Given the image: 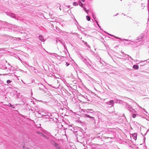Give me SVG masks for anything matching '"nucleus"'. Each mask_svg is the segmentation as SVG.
Listing matches in <instances>:
<instances>
[{"label":"nucleus","instance_id":"1","mask_svg":"<svg viewBox=\"0 0 149 149\" xmlns=\"http://www.w3.org/2000/svg\"><path fill=\"white\" fill-rule=\"evenodd\" d=\"M117 39H120L121 40H126L128 42L131 41L127 39H121L120 38L115 37ZM141 41H149V33L148 32V30H145L143 33H142L140 36L137 37L136 40H134L133 41H131L132 42L137 43L138 42H140Z\"/></svg>","mask_w":149,"mask_h":149},{"label":"nucleus","instance_id":"2","mask_svg":"<svg viewBox=\"0 0 149 149\" xmlns=\"http://www.w3.org/2000/svg\"><path fill=\"white\" fill-rule=\"evenodd\" d=\"M93 116H92L91 115V113H88V114H85L84 117L85 118L87 117L89 118L90 120L91 121H95V118Z\"/></svg>","mask_w":149,"mask_h":149},{"label":"nucleus","instance_id":"3","mask_svg":"<svg viewBox=\"0 0 149 149\" xmlns=\"http://www.w3.org/2000/svg\"><path fill=\"white\" fill-rule=\"evenodd\" d=\"M86 111L87 113H91L92 116H93L95 114V112L91 109H88L86 110Z\"/></svg>","mask_w":149,"mask_h":149},{"label":"nucleus","instance_id":"4","mask_svg":"<svg viewBox=\"0 0 149 149\" xmlns=\"http://www.w3.org/2000/svg\"><path fill=\"white\" fill-rule=\"evenodd\" d=\"M79 5L81 7H83L84 8V10L85 11V12L87 13H88V11H89V10H86V8L84 7H83V6L84 5V4L81 2L80 1H79Z\"/></svg>","mask_w":149,"mask_h":149},{"label":"nucleus","instance_id":"5","mask_svg":"<svg viewBox=\"0 0 149 149\" xmlns=\"http://www.w3.org/2000/svg\"><path fill=\"white\" fill-rule=\"evenodd\" d=\"M125 108L126 109H127L130 112V110H131V109L132 108L131 107L130 105L128 104V103H126L125 105Z\"/></svg>","mask_w":149,"mask_h":149},{"label":"nucleus","instance_id":"6","mask_svg":"<svg viewBox=\"0 0 149 149\" xmlns=\"http://www.w3.org/2000/svg\"><path fill=\"white\" fill-rule=\"evenodd\" d=\"M39 39L42 42H44L45 41V40L44 39L43 37L41 35H39Z\"/></svg>","mask_w":149,"mask_h":149},{"label":"nucleus","instance_id":"7","mask_svg":"<svg viewBox=\"0 0 149 149\" xmlns=\"http://www.w3.org/2000/svg\"><path fill=\"white\" fill-rule=\"evenodd\" d=\"M7 14L8 15L10 16L11 17H13L15 18V15L12 13H7Z\"/></svg>","mask_w":149,"mask_h":149},{"label":"nucleus","instance_id":"8","mask_svg":"<svg viewBox=\"0 0 149 149\" xmlns=\"http://www.w3.org/2000/svg\"><path fill=\"white\" fill-rule=\"evenodd\" d=\"M93 19H94V20L95 21L96 23L97 24V25L98 26H99V28H100V25H99V24H98V22L97 21V18L94 15H93Z\"/></svg>","mask_w":149,"mask_h":149},{"label":"nucleus","instance_id":"9","mask_svg":"<svg viewBox=\"0 0 149 149\" xmlns=\"http://www.w3.org/2000/svg\"><path fill=\"white\" fill-rule=\"evenodd\" d=\"M92 54L93 55L96 57L97 59L99 60V55L95 53V52H93Z\"/></svg>","mask_w":149,"mask_h":149},{"label":"nucleus","instance_id":"10","mask_svg":"<svg viewBox=\"0 0 149 149\" xmlns=\"http://www.w3.org/2000/svg\"><path fill=\"white\" fill-rule=\"evenodd\" d=\"M79 57L80 58H81L82 60L84 61V62L86 63L87 60L86 58H84V57H83L81 55H80V56Z\"/></svg>","mask_w":149,"mask_h":149},{"label":"nucleus","instance_id":"11","mask_svg":"<svg viewBox=\"0 0 149 149\" xmlns=\"http://www.w3.org/2000/svg\"><path fill=\"white\" fill-rule=\"evenodd\" d=\"M130 112H131V113H132L133 114H135L137 113V111L133 108L131 109V110H130Z\"/></svg>","mask_w":149,"mask_h":149},{"label":"nucleus","instance_id":"12","mask_svg":"<svg viewBox=\"0 0 149 149\" xmlns=\"http://www.w3.org/2000/svg\"><path fill=\"white\" fill-rule=\"evenodd\" d=\"M2 24L3 25V27H6L8 25V23L5 22H3Z\"/></svg>","mask_w":149,"mask_h":149},{"label":"nucleus","instance_id":"13","mask_svg":"<svg viewBox=\"0 0 149 149\" xmlns=\"http://www.w3.org/2000/svg\"><path fill=\"white\" fill-rule=\"evenodd\" d=\"M114 104V102L113 100H111L109 102H108L107 104L109 105H113Z\"/></svg>","mask_w":149,"mask_h":149},{"label":"nucleus","instance_id":"14","mask_svg":"<svg viewBox=\"0 0 149 149\" xmlns=\"http://www.w3.org/2000/svg\"><path fill=\"white\" fill-rule=\"evenodd\" d=\"M133 68L135 70H138L139 69V66L137 65H134L133 66Z\"/></svg>","mask_w":149,"mask_h":149},{"label":"nucleus","instance_id":"15","mask_svg":"<svg viewBox=\"0 0 149 149\" xmlns=\"http://www.w3.org/2000/svg\"><path fill=\"white\" fill-rule=\"evenodd\" d=\"M132 136L133 139H134L135 140H136L137 139L136 134L135 133H134L133 134Z\"/></svg>","mask_w":149,"mask_h":149},{"label":"nucleus","instance_id":"16","mask_svg":"<svg viewBox=\"0 0 149 149\" xmlns=\"http://www.w3.org/2000/svg\"><path fill=\"white\" fill-rule=\"evenodd\" d=\"M82 42H83L84 45H86L87 47L88 48H90V47L89 45L87 44V43L86 42H85L84 40H82Z\"/></svg>","mask_w":149,"mask_h":149},{"label":"nucleus","instance_id":"17","mask_svg":"<svg viewBox=\"0 0 149 149\" xmlns=\"http://www.w3.org/2000/svg\"><path fill=\"white\" fill-rule=\"evenodd\" d=\"M49 55H50L52 56H54L56 57V56L57 55V54L55 53H49Z\"/></svg>","mask_w":149,"mask_h":149},{"label":"nucleus","instance_id":"18","mask_svg":"<svg viewBox=\"0 0 149 149\" xmlns=\"http://www.w3.org/2000/svg\"><path fill=\"white\" fill-rule=\"evenodd\" d=\"M133 23L134 24H137V26H138L139 25V24H140L139 23L137 22L136 21H135L134 20V22H133Z\"/></svg>","mask_w":149,"mask_h":149},{"label":"nucleus","instance_id":"19","mask_svg":"<svg viewBox=\"0 0 149 149\" xmlns=\"http://www.w3.org/2000/svg\"><path fill=\"white\" fill-rule=\"evenodd\" d=\"M61 57H64V56H60L59 55H58L57 54V55L56 56V57L58 59H61Z\"/></svg>","mask_w":149,"mask_h":149},{"label":"nucleus","instance_id":"20","mask_svg":"<svg viewBox=\"0 0 149 149\" xmlns=\"http://www.w3.org/2000/svg\"><path fill=\"white\" fill-rule=\"evenodd\" d=\"M9 106L11 107L13 109H15V106L13 105H12L11 104L9 103Z\"/></svg>","mask_w":149,"mask_h":149},{"label":"nucleus","instance_id":"21","mask_svg":"<svg viewBox=\"0 0 149 149\" xmlns=\"http://www.w3.org/2000/svg\"><path fill=\"white\" fill-rule=\"evenodd\" d=\"M73 5L74 6H77L78 5V3L77 2H74L73 3Z\"/></svg>","mask_w":149,"mask_h":149},{"label":"nucleus","instance_id":"22","mask_svg":"<svg viewBox=\"0 0 149 149\" xmlns=\"http://www.w3.org/2000/svg\"><path fill=\"white\" fill-rule=\"evenodd\" d=\"M122 102V101L120 100H117L116 103H121Z\"/></svg>","mask_w":149,"mask_h":149},{"label":"nucleus","instance_id":"23","mask_svg":"<svg viewBox=\"0 0 149 149\" xmlns=\"http://www.w3.org/2000/svg\"><path fill=\"white\" fill-rule=\"evenodd\" d=\"M86 19L88 21H89L90 20V19H91V18H90V17H89V16H86Z\"/></svg>","mask_w":149,"mask_h":149},{"label":"nucleus","instance_id":"24","mask_svg":"<svg viewBox=\"0 0 149 149\" xmlns=\"http://www.w3.org/2000/svg\"><path fill=\"white\" fill-rule=\"evenodd\" d=\"M55 146H56V148L57 149H58L59 148V146H58V145L57 143H55Z\"/></svg>","mask_w":149,"mask_h":149},{"label":"nucleus","instance_id":"25","mask_svg":"<svg viewBox=\"0 0 149 149\" xmlns=\"http://www.w3.org/2000/svg\"><path fill=\"white\" fill-rule=\"evenodd\" d=\"M38 134H39V135H40V136H45V135H43V134L42 133L39 132L38 133Z\"/></svg>","mask_w":149,"mask_h":149},{"label":"nucleus","instance_id":"26","mask_svg":"<svg viewBox=\"0 0 149 149\" xmlns=\"http://www.w3.org/2000/svg\"><path fill=\"white\" fill-rule=\"evenodd\" d=\"M12 81L10 80H8L6 82L8 84H9Z\"/></svg>","mask_w":149,"mask_h":149},{"label":"nucleus","instance_id":"27","mask_svg":"<svg viewBox=\"0 0 149 149\" xmlns=\"http://www.w3.org/2000/svg\"><path fill=\"white\" fill-rule=\"evenodd\" d=\"M136 114H133L132 115V117L133 118H134L136 117Z\"/></svg>","mask_w":149,"mask_h":149},{"label":"nucleus","instance_id":"28","mask_svg":"<svg viewBox=\"0 0 149 149\" xmlns=\"http://www.w3.org/2000/svg\"><path fill=\"white\" fill-rule=\"evenodd\" d=\"M31 69L32 70H37V69L31 66Z\"/></svg>","mask_w":149,"mask_h":149},{"label":"nucleus","instance_id":"29","mask_svg":"<svg viewBox=\"0 0 149 149\" xmlns=\"http://www.w3.org/2000/svg\"><path fill=\"white\" fill-rule=\"evenodd\" d=\"M132 2H129L128 3V4H127V5L128 6L130 7V6L132 5Z\"/></svg>","mask_w":149,"mask_h":149},{"label":"nucleus","instance_id":"30","mask_svg":"<svg viewBox=\"0 0 149 149\" xmlns=\"http://www.w3.org/2000/svg\"><path fill=\"white\" fill-rule=\"evenodd\" d=\"M2 67L3 68L5 69H7V67L6 66V65H3L2 66Z\"/></svg>","mask_w":149,"mask_h":149},{"label":"nucleus","instance_id":"31","mask_svg":"<svg viewBox=\"0 0 149 149\" xmlns=\"http://www.w3.org/2000/svg\"><path fill=\"white\" fill-rule=\"evenodd\" d=\"M69 65H70L69 63H67V62H65V65H66V66H68Z\"/></svg>","mask_w":149,"mask_h":149},{"label":"nucleus","instance_id":"32","mask_svg":"<svg viewBox=\"0 0 149 149\" xmlns=\"http://www.w3.org/2000/svg\"><path fill=\"white\" fill-rule=\"evenodd\" d=\"M54 121V119L52 118H50L49 119V121L52 122Z\"/></svg>","mask_w":149,"mask_h":149},{"label":"nucleus","instance_id":"33","mask_svg":"<svg viewBox=\"0 0 149 149\" xmlns=\"http://www.w3.org/2000/svg\"><path fill=\"white\" fill-rule=\"evenodd\" d=\"M36 73H38V71L37 70H33Z\"/></svg>","mask_w":149,"mask_h":149},{"label":"nucleus","instance_id":"34","mask_svg":"<svg viewBox=\"0 0 149 149\" xmlns=\"http://www.w3.org/2000/svg\"><path fill=\"white\" fill-rule=\"evenodd\" d=\"M39 89L40 90H42V91H43V90H44V89L43 88H42L40 87L39 88Z\"/></svg>","mask_w":149,"mask_h":149},{"label":"nucleus","instance_id":"35","mask_svg":"<svg viewBox=\"0 0 149 149\" xmlns=\"http://www.w3.org/2000/svg\"><path fill=\"white\" fill-rule=\"evenodd\" d=\"M109 35L111 36H113V35H111V34H109L108 33H107Z\"/></svg>","mask_w":149,"mask_h":149},{"label":"nucleus","instance_id":"36","mask_svg":"<svg viewBox=\"0 0 149 149\" xmlns=\"http://www.w3.org/2000/svg\"><path fill=\"white\" fill-rule=\"evenodd\" d=\"M81 1L83 3L84 2L85 0H81Z\"/></svg>","mask_w":149,"mask_h":149},{"label":"nucleus","instance_id":"37","mask_svg":"<svg viewBox=\"0 0 149 149\" xmlns=\"http://www.w3.org/2000/svg\"><path fill=\"white\" fill-rule=\"evenodd\" d=\"M127 56H128L129 57H130V59H132V58H131V57H130V56H129V55H127Z\"/></svg>","mask_w":149,"mask_h":149},{"label":"nucleus","instance_id":"38","mask_svg":"<svg viewBox=\"0 0 149 149\" xmlns=\"http://www.w3.org/2000/svg\"><path fill=\"white\" fill-rule=\"evenodd\" d=\"M41 86H42V87H45V86H43V85L41 84Z\"/></svg>","mask_w":149,"mask_h":149},{"label":"nucleus","instance_id":"39","mask_svg":"<svg viewBox=\"0 0 149 149\" xmlns=\"http://www.w3.org/2000/svg\"><path fill=\"white\" fill-rule=\"evenodd\" d=\"M118 13H117L116 14V15H114V16H117V15H118Z\"/></svg>","mask_w":149,"mask_h":149},{"label":"nucleus","instance_id":"40","mask_svg":"<svg viewBox=\"0 0 149 149\" xmlns=\"http://www.w3.org/2000/svg\"><path fill=\"white\" fill-rule=\"evenodd\" d=\"M84 97L85 99H86V98H87V96H86V97L84 96Z\"/></svg>","mask_w":149,"mask_h":149},{"label":"nucleus","instance_id":"41","mask_svg":"<svg viewBox=\"0 0 149 149\" xmlns=\"http://www.w3.org/2000/svg\"><path fill=\"white\" fill-rule=\"evenodd\" d=\"M143 139H144V141L145 140V139H146V138H145V137H144V138Z\"/></svg>","mask_w":149,"mask_h":149},{"label":"nucleus","instance_id":"42","mask_svg":"<svg viewBox=\"0 0 149 149\" xmlns=\"http://www.w3.org/2000/svg\"><path fill=\"white\" fill-rule=\"evenodd\" d=\"M129 18H131L132 19L131 17H129Z\"/></svg>","mask_w":149,"mask_h":149},{"label":"nucleus","instance_id":"43","mask_svg":"<svg viewBox=\"0 0 149 149\" xmlns=\"http://www.w3.org/2000/svg\"><path fill=\"white\" fill-rule=\"evenodd\" d=\"M88 64L90 66H91V65L89 63H88Z\"/></svg>","mask_w":149,"mask_h":149},{"label":"nucleus","instance_id":"44","mask_svg":"<svg viewBox=\"0 0 149 149\" xmlns=\"http://www.w3.org/2000/svg\"><path fill=\"white\" fill-rule=\"evenodd\" d=\"M130 43V42H128V43H127V44H129Z\"/></svg>","mask_w":149,"mask_h":149},{"label":"nucleus","instance_id":"45","mask_svg":"<svg viewBox=\"0 0 149 149\" xmlns=\"http://www.w3.org/2000/svg\"><path fill=\"white\" fill-rule=\"evenodd\" d=\"M22 82L23 83H24L25 84V83L23 81H22Z\"/></svg>","mask_w":149,"mask_h":149},{"label":"nucleus","instance_id":"46","mask_svg":"<svg viewBox=\"0 0 149 149\" xmlns=\"http://www.w3.org/2000/svg\"><path fill=\"white\" fill-rule=\"evenodd\" d=\"M143 62H146V61L145 60V61H143Z\"/></svg>","mask_w":149,"mask_h":149},{"label":"nucleus","instance_id":"47","mask_svg":"<svg viewBox=\"0 0 149 149\" xmlns=\"http://www.w3.org/2000/svg\"><path fill=\"white\" fill-rule=\"evenodd\" d=\"M122 54H124V52H122Z\"/></svg>","mask_w":149,"mask_h":149},{"label":"nucleus","instance_id":"48","mask_svg":"<svg viewBox=\"0 0 149 149\" xmlns=\"http://www.w3.org/2000/svg\"><path fill=\"white\" fill-rule=\"evenodd\" d=\"M26 149H29V148H26Z\"/></svg>","mask_w":149,"mask_h":149},{"label":"nucleus","instance_id":"49","mask_svg":"<svg viewBox=\"0 0 149 149\" xmlns=\"http://www.w3.org/2000/svg\"><path fill=\"white\" fill-rule=\"evenodd\" d=\"M23 148H24V147H23Z\"/></svg>","mask_w":149,"mask_h":149},{"label":"nucleus","instance_id":"50","mask_svg":"<svg viewBox=\"0 0 149 149\" xmlns=\"http://www.w3.org/2000/svg\"><path fill=\"white\" fill-rule=\"evenodd\" d=\"M77 24H78V22L76 21Z\"/></svg>","mask_w":149,"mask_h":149},{"label":"nucleus","instance_id":"51","mask_svg":"<svg viewBox=\"0 0 149 149\" xmlns=\"http://www.w3.org/2000/svg\"><path fill=\"white\" fill-rule=\"evenodd\" d=\"M110 138H111V139H112V137H111Z\"/></svg>","mask_w":149,"mask_h":149},{"label":"nucleus","instance_id":"52","mask_svg":"<svg viewBox=\"0 0 149 149\" xmlns=\"http://www.w3.org/2000/svg\"><path fill=\"white\" fill-rule=\"evenodd\" d=\"M120 0L121 1H122V0Z\"/></svg>","mask_w":149,"mask_h":149}]
</instances>
